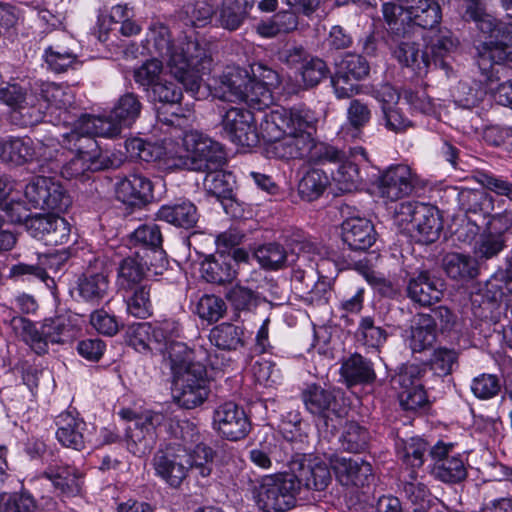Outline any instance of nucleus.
<instances>
[{"label": "nucleus", "mask_w": 512, "mask_h": 512, "mask_svg": "<svg viewBox=\"0 0 512 512\" xmlns=\"http://www.w3.org/2000/svg\"><path fill=\"white\" fill-rule=\"evenodd\" d=\"M315 124L314 113L304 107H281L266 113L260 123V133L267 142L266 156L310 163L339 160L337 148L314 139Z\"/></svg>", "instance_id": "obj_1"}, {"label": "nucleus", "mask_w": 512, "mask_h": 512, "mask_svg": "<svg viewBox=\"0 0 512 512\" xmlns=\"http://www.w3.org/2000/svg\"><path fill=\"white\" fill-rule=\"evenodd\" d=\"M157 51L168 57L171 74L184 86L187 92H199L203 76L212 69V58L197 42H187L183 46H173L169 39L162 37L155 43Z\"/></svg>", "instance_id": "obj_2"}, {"label": "nucleus", "mask_w": 512, "mask_h": 512, "mask_svg": "<svg viewBox=\"0 0 512 512\" xmlns=\"http://www.w3.org/2000/svg\"><path fill=\"white\" fill-rule=\"evenodd\" d=\"M401 13L400 5L390 2L382 5L383 19L389 32V49L401 66L411 69L417 76H424L429 70L431 59L414 39L413 31L396 19Z\"/></svg>", "instance_id": "obj_3"}, {"label": "nucleus", "mask_w": 512, "mask_h": 512, "mask_svg": "<svg viewBox=\"0 0 512 512\" xmlns=\"http://www.w3.org/2000/svg\"><path fill=\"white\" fill-rule=\"evenodd\" d=\"M142 104L132 92L122 95L107 116L83 115L77 124V131L87 133V147L96 146L92 137L113 138L124 127H130L140 116Z\"/></svg>", "instance_id": "obj_4"}, {"label": "nucleus", "mask_w": 512, "mask_h": 512, "mask_svg": "<svg viewBox=\"0 0 512 512\" xmlns=\"http://www.w3.org/2000/svg\"><path fill=\"white\" fill-rule=\"evenodd\" d=\"M174 168L205 172L222 167L226 154L222 145L197 130L187 131L182 137V148L175 151Z\"/></svg>", "instance_id": "obj_5"}, {"label": "nucleus", "mask_w": 512, "mask_h": 512, "mask_svg": "<svg viewBox=\"0 0 512 512\" xmlns=\"http://www.w3.org/2000/svg\"><path fill=\"white\" fill-rule=\"evenodd\" d=\"M206 360L196 357L184 359L171 365L174 376V399L185 409H194L202 405L210 393V381L207 375Z\"/></svg>", "instance_id": "obj_6"}, {"label": "nucleus", "mask_w": 512, "mask_h": 512, "mask_svg": "<svg viewBox=\"0 0 512 512\" xmlns=\"http://www.w3.org/2000/svg\"><path fill=\"white\" fill-rule=\"evenodd\" d=\"M215 90L218 98L245 102L255 110H263L273 102L271 89L251 79L249 72L240 67H227Z\"/></svg>", "instance_id": "obj_7"}, {"label": "nucleus", "mask_w": 512, "mask_h": 512, "mask_svg": "<svg viewBox=\"0 0 512 512\" xmlns=\"http://www.w3.org/2000/svg\"><path fill=\"white\" fill-rule=\"evenodd\" d=\"M33 93L36 102L34 111L43 117H49L47 121L52 122L53 126L74 128L75 123L83 116L71 111L75 110L74 94L67 86L38 80L33 83Z\"/></svg>", "instance_id": "obj_8"}, {"label": "nucleus", "mask_w": 512, "mask_h": 512, "mask_svg": "<svg viewBox=\"0 0 512 512\" xmlns=\"http://www.w3.org/2000/svg\"><path fill=\"white\" fill-rule=\"evenodd\" d=\"M11 325L15 334L37 355L46 354L49 343H65L74 337V328L64 316L46 319L40 328L24 317H14Z\"/></svg>", "instance_id": "obj_9"}, {"label": "nucleus", "mask_w": 512, "mask_h": 512, "mask_svg": "<svg viewBox=\"0 0 512 512\" xmlns=\"http://www.w3.org/2000/svg\"><path fill=\"white\" fill-rule=\"evenodd\" d=\"M399 228L421 243H432L442 229L438 210L426 203L406 201L400 203L394 214Z\"/></svg>", "instance_id": "obj_10"}, {"label": "nucleus", "mask_w": 512, "mask_h": 512, "mask_svg": "<svg viewBox=\"0 0 512 512\" xmlns=\"http://www.w3.org/2000/svg\"><path fill=\"white\" fill-rule=\"evenodd\" d=\"M291 477H294L299 499L307 503H315L320 493L326 490L331 482V472L324 459L312 454L297 455L290 463Z\"/></svg>", "instance_id": "obj_11"}, {"label": "nucleus", "mask_w": 512, "mask_h": 512, "mask_svg": "<svg viewBox=\"0 0 512 512\" xmlns=\"http://www.w3.org/2000/svg\"><path fill=\"white\" fill-rule=\"evenodd\" d=\"M475 23L482 33L490 37L489 41H484L477 46L479 69L486 70L491 67L493 61L512 62V24L498 21L487 12Z\"/></svg>", "instance_id": "obj_12"}, {"label": "nucleus", "mask_w": 512, "mask_h": 512, "mask_svg": "<svg viewBox=\"0 0 512 512\" xmlns=\"http://www.w3.org/2000/svg\"><path fill=\"white\" fill-rule=\"evenodd\" d=\"M154 322V349L168 355L171 365L184 359L196 357L206 360L208 351L201 345L190 348L186 343L178 341L182 336V326L176 319L168 318Z\"/></svg>", "instance_id": "obj_13"}, {"label": "nucleus", "mask_w": 512, "mask_h": 512, "mask_svg": "<svg viewBox=\"0 0 512 512\" xmlns=\"http://www.w3.org/2000/svg\"><path fill=\"white\" fill-rule=\"evenodd\" d=\"M288 473L266 476L256 491V502L265 512H285L295 506L299 492Z\"/></svg>", "instance_id": "obj_14"}, {"label": "nucleus", "mask_w": 512, "mask_h": 512, "mask_svg": "<svg viewBox=\"0 0 512 512\" xmlns=\"http://www.w3.org/2000/svg\"><path fill=\"white\" fill-rule=\"evenodd\" d=\"M154 475L171 488H179L188 476L187 448L177 442L160 447L153 455Z\"/></svg>", "instance_id": "obj_15"}, {"label": "nucleus", "mask_w": 512, "mask_h": 512, "mask_svg": "<svg viewBox=\"0 0 512 512\" xmlns=\"http://www.w3.org/2000/svg\"><path fill=\"white\" fill-rule=\"evenodd\" d=\"M24 197L34 209L63 212L71 204V198L63 186L51 177H33L25 186Z\"/></svg>", "instance_id": "obj_16"}, {"label": "nucleus", "mask_w": 512, "mask_h": 512, "mask_svg": "<svg viewBox=\"0 0 512 512\" xmlns=\"http://www.w3.org/2000/svg\"><path fill=\"white\" fill-rule=\"evenodd\" d=\"M78 121L75 123L77 126ZM77 127L70 128L69 131L61 132L59 126H53V129L41 138H36L35 161L39 163L40 168L48 165V170L56 171L60 168L59 155L62 149H72L73 141H81L89 138L87 133L77 131Z\"/></svg>", "instance_id": "obj_17"}, {"label": "nucleus", "mask_w": 512, "mask_h": 512, "mask_svg": "<svg viewBox=\"0 0 512 512\" xmlns=\"http://www.w3.org/2000/svg\"><path fill=\"white\" fill-rule=\"evenodd\" d=\"M303 402L307 410L318 416L323 425L331 432L341 424V419L346 413L337 400L333 391L323 389L313 384L307 387L302 393Z\"/></svg>", "instance_id": "obj_18"}, {"label": "nucleus", "mask_w": 512, "mask_h": 512, "mask_svg": "<svg viewBox=\"0 0 512 512\" xmlns=\"http://www.w3.org/2000/svg\"><path fill=\"white\" fill-rule=\"evenodd\" d=\"M212 427L220 437L229 441H239L249 434L251 423L243 407L233 401H227L214 409Z\"/></svg>", "instance_id": "obj_19"}, {"label": "nucleus", "mask_w": 512, "mask_h": 512, "mask_svg": "<svg viewBox=\"0 0 512 512\" xmlns=\"http://www.w3.org/2000/svg\"><path fill=\"white\" fill-rule=\"evenodd\" d=\"M424 370L417 364H405L399 368L392 381L398 389L400 405L405 410L416 411L428 403L421 378Z\"/></svg>", "instance_id": "obj_20"}, {"label": "nucleus", "mask_w": 512, "mask_h": 512, "mask_svg": "<svg viewBox=\"0 0 512 512\" xmlns=\"http://www.w3.org/2000/svg\"><path fill=\"white\" fill-rule=\"evenodd\" d=\"M418 177L406 164H394L386 168L378 178L377 189L386 201H397L410 196L416 189Z\"/></svg>", "instance_id": "obj_21"}, {"label": "nucleus", "mask_w": 512, "mask_h": 512, "mask_svg": "<svg viewBox=\"0 0 512 512\" xmlns=\"http://www.w3.org/2000/svg\"><path fill=\"white\" fill-rule=\"evenodd\" d=\"M222 133L241 147H254L259 142L254 115L251 111L232 107L222 117Z\"/></svg>", "instance_id": "obj_22"}, {"label": "nucleus", "mask_w": 512, "mask_h": 512, "mask_svg": "<svg viewBox=\"0 0 512 512\" xmlns=\"http://www.w3.org/2000/svg\"><path fill=\"white\" fill-rule=\"evenodd\" d=\"M163 415L146 411L137 416L133 427L127 431V448L135 456H142L150 452L156 442V427L161 424Z\"/></svg>", "instance_id": "obj_23"}, {"label": "nucleus", "mask_w": 512, "mask_h": 512, "mask_svg": "<svg viewBox=\"0 0 512 512\" xmlns=\"http://www.w3.org/2000/svg\"><path fill=\"white\" fill-rule=\"evenodd\" d=\"M56 438L67 448L82 451L90 441L91 432L87 423L76 410L61 412L55 419Z\"/></svg>", "instance_id": "obj_24"}, {"label": "nucleus", "mask_w": 512, "mask_h": 512, "mask_svg": "<svg viewBox=\"0 0 512 512\" xmlns=\"http://www.w3.org/2000/svg\"><path fill=\"white\" fill-rule=\"evenodd\" d=\"M330 465L343 486L364 487L374 480L372 466L365 460L335 455L330 458Z\"/></svg>", "instance_id": "obj_25"}, {"label": "nucleus", "mask_w": 512, "mask_h": 512, "mask_svg": "<svg viewBox=\"0 0 512 512\" xmlns=\"http://www.w3.org/2000/svg\"><path fill=\"white\" fill-rule=\"evenodd\" d=\"M31 236L42 240L47 245H62L67 243L70 236L69 223L54 214L35 215L27 224Z\"/></svg>", "instance_id": "obj_26"}, {"label": "nucleus", "mask_w": 512, "mask_h": 512, "mask_svg": "<svg viewBox=\"0 0 512 512\" xmlns=\"http://www.w3.org/2000/svg\"><path fill=\"white\" fill-rule=\"evenodd\" d=\"M164 264L159 266L154 264L148 265L144 260V256H140L139 252L135 256L124 258L118 267L116 286L119 291H129L138 286H144L142 283L147 273L153 275L162 274Z\"/></svg>", "instance_id": "obj_27"}, {"label": "nucleus", "mask_w": 512, "mask_h": 512, "mask_svg": "<svg viewBox=\"0 0 512 512\" xmlns=\"http://www.w3.org/2000/svg\"><path fill=\"white\" fill-rule=\"evenodd\" d=\"M407 8L402 7V13L396 16L398 21L413 31L414 26L432 29L442 18L441 8L435 0H405Z\"/></svg>", "instance_id": "obj_28"}, {"label": "nucleus", "mask_w": 512, "mask_h": 512, "mask_svg": "<svg viewBox=\"0 0 512 512\" xmlns=\"http://www.w3.org/2000/svg\"><path fill=\"white\" fill-rule=\"evenodd\" d=\"M511 61H493L491 67L480 69L485 76L487 90L500 105L512 106V70L505 65Z\"/></svg>", "instance_id": "obj_29"}, {"label": "nucleus", "mask_w": 512, "mask_h": 512, "mask_svg": "<svg viewBox=\"0 0 512 512\" xmlns=\"http://www.w3.org/2000/svg\"><path fill=\"white\" fill-rule=\"evenodd\" d=\"M153 185L149 178L141 174H130L116 185V197L131 207H142L153 198Z\"/></svg>", "instance_id": "obj_30"}, {"label": "nucleus", "mask_w": 512, "mask_h": 512, "mask_svg": "<svg viewBox=\"0 0 512 512\" xmlns=\"http://www.w3.org/2000/svg\"><path fill=\"white\" fill-rule=\"evenodd\" d=\"M407 295L415 303L430 306L442 298V283L429 272L421 271L410 277L407 283Z\"/></svg>", "instance_id": "obj_31"}, {"label": "nucleus", "mask_w": 512, "mask_h": 512, "mask_svg": "<svg viewBox=\"0 0 512 512\" xmlns=\"http://www.w3.org/2000/svg\"><path fill=\"white\" fill-rule=\"evenodd\" d=\"M42 477L49 480L54 489L63 496H76L81 492L82 475L75 467L53 463L47 466Z\"/></svg>", "instance_id": "obj_32"}, {"label": "nucleus", "mask_w": 512, "mask_h": 512, "mask_svg": "<svg viewBox=\"0 0 512 512\" xmlns=\"http://www.w3.org/2000/svg\"><path fill=\"white\" fill-rule=\"evenodd\" d=\"M342 239L352 250H367L376 241L372 222L362 217H350L341 226Z\"/></svg>", "instance_id": "obj_33"}, {"label": "nucleus", "mask_w": 512, "mask_h": 512, "mask_svg": "<svg viewBox=\"0 0 512 512\" xmlns=\"http://www.w3.org/2000/svg\"><path fill=\"white\" fill-rule=\"evenodd\" d=\"M109 289V278L103 271H87L77 280L76 292L78 297L80 300L93 305H97L104 300L109 294Z\"/></svg>", "instance_id": "obj_34"}, {"label": "nucleus", "mask_w": 512, "mask_h": 512, "mask_svg": "<svg viewBox=\"0 0 512 512\" xmlns=\"http://www.w3.org/2000/svg\"><path fill=\"white\" fill-rule=\"evenodd\" d=\"M73 142L72 149H76L78 153L61 166L62 176L67 179L81 178L89 171L99 170L101 168V163L97 160L99 152L93 149L84 150L82 140Z\"/></svg>", "instance_id": "obj_35"}, {"label": "nucleus", "mask_w": 512, "mask_h": 512, "mask_svg": "<svg viewBox=\"0 0 512 512\" xmlns=\"http://www.w3.org/2000/svg\"><path fill=\"white\" fill-rule=\"evenodd\" d=\"M157 218L175 227L193 228L199 219L197 207L189 200H182L172 204L162 205Z\"/></svg>", "instance_id": "obj_36"}, {"label": "nucleus", "mask_w": 512, "mask_h": 512, "mask_svg": "<svg viewBox=\"0 0 512 512\" xmlns=\"http://www.w3.org/2000/svg\"><path fill=\"white\" fill-rule=\"evenodd\" d=\"M458 200L466 217L478 216L482 219V224L494 210L493 197L483 190L463 188L458 193Z\"/></svg>", "instance_id": "obj_37"}, {"label": "nucleus", "mask_w": 512, "mask_h": 512, "mask_svg": "<svg viewBox=\"0 0 512 512\" xmlns=\"http://www.w3.org/2000/svg\"><path fill=\"white\" fill-rule=\"evenodd\" d=\"M254 2L255 0H222L216 18L218 25L229 31L237 30L246 19Z\"/></svg>", "instance_id": "obj_38"}, {"label": "nucleus", "mask_w": 512, "mask_h": 512, "mask_svg": "<svg viewBox=\"0 0 512 512\" xmlns=\"http://www.w3.org/2000/svg\"><path fill=\"white\" fill-rule=\"evenodd\" d=\"M458 40L449 30H439L431 37L430 51L432 54V62L435 66H439L444 70L450 68V60L453 58L458 48Z\"/></svg>", "instance_id": "obj_39"}, {"label": "nucleus", "mask_w": 512, "mask_h": 512, "mask_svg": "<svg viewBox=\"0 0 512 512\" xmlns=\"http://www.w3.org/2000/svg\"><path fill=\"white\" fill-rule=\"evenodd\" d=\"M209 340L220 350L235 351L245 344L244 328L231 323H222L211 329Z\"/></svg>", "instance_id": "obj_40"}, {"label": "nucleus", "mask_w": 512, "mask_h": 512, "mask_svg": "<svg viewBox=\"0 0 512 512\" xmlns=\"http://www.w3.org/2000/svg\"><path fill=\"white\" fill-rule=\"evenodd\" d=\"M429 449L428 443L420 437H411L409 439H400L396 442V452L398 458L412 470L422 467L424 457Z\"/></svg>", "instance_id": "obj_41"}, {"label": "nucleus", "mask_w": 512, "mask_h": 512, "mask_svg": "<svg viewBox=\"0 0 512 512\" xmlns=\"http://www.w3.org/2000/svg\"><path fill=\"white\" fill-rule=\"evenodd\" d=\"M126 304V311L136 318L145 319L152 315L150 285L138 286L129 291H120Z\"/></svg>", "instance_id": "obj_42"}, {"label": "nucleus", "mask_w": 512, "mask_h": 512, "mask_svg": "<svg viewBox=\"0 0 512 512\" xmlns=\"http://www.w3.org/2000/svg\"><path fill=\"white\" fill-rule=\"evenodd\" d=\"M443 266L452 279H472L478 275L477 260L470 255L450 253L445 256Z\"/></svg>", "instance_id": "obj_43"}, {"label": "nucleus", "mask_w": 512, "mask_h": 512, "mask_svg": "<svg viewBox=\"0 0 512 512\" xmlns=\"http://www.w3.org/2000/svg\"><path fill=\"white\" fill-rule=\"evenodd\" d=\"M216 453L204 443L197 444L193 450H187L188 472L191 471L196 477L208 478L214 465Z\"/></svg>", "instance_id": "obj_44"}, {"label": "nucleus", "mask_w": 512, "mask_h": 512, "mask_svg": "<svg viewBox=\"0 0 512 512\" xmlns=\"http://www.w3.org/2000/svg\"><path fill=\"white\" fill-rule=\"evenodd\" d=\"M343 377L350 384L371 383L376 374L370 361L359 354L350 356L341 367Z\"/></svg>", "instance_id": "obj_45"}, {"label": "nucleus", "mask_w": 512, "mask_h": 512, "mask_svg": "<svg viewBox=\"0 0 512 512\" xmlns=\"http://www.w3.org/2000/svg\"><path fill=\"white\" fill-rule=\"evenodd\" d=\"M43 57L47 67L55 73H61L69 68H73L78 59V55L69 45H62L60 43L47 47Z\"/></svg>", "instance_id": "obj_46"}, {"label": "nucleus", "mask_w": 512, "mask_h": 512, "mask_svg": "<svg viewBox=\"0 0 512 512\" xmlns=\"http://www.w3.org/2000/svg\"><path fill=\"white\" fill-rule=\"evenodd\" d=\"M371 118L372 111L367 103L360 99L352 100L347 108L346 135L355 139L360 138Z\"/></svg>", "instance_id": "obj_47"}, {"label": "nucleus", "mask_w": 512, "mask_h": 512, "mask_svg": "<svg viewBox=\"0 0 512 512\" xmlns=\"http://www.w3.org/2000/svg\"><path fill=\"white\" fill-rule=\"evenodd\" d=\"M436 330L433 319L428 314H419L411 328L410 347L413 352H421L435 342Z\"/></svg>", "instance_id": "obj_48"}, {"label": "nucleus", "mask_w": 512, "mask_h": 512, "mask_svg": "<svg viewBox=\"0 0 512 512\" xmlns=\"http://www.w3.org/2000/svg\"><path fill=\"white\" fill-rule=\"evenodd\" d=\"M329 185V178L325 172L312 169L306 172L298 183L299 196L308 202L318 199Z\"/></svg>", "instance_id": "obj_49"}, {"label": "nucleus", "mask_w": 512, "mask_h": 512, "mask_svg": "<svg viewBox=\"0 0 512 512\" xmlns=\"http://www.w3.org/2000/svg\"><path fill=\"white\" fill-rule=\"evenodd\" d=\"M233 175L222 170L212 169L205 175L203 187L206 193L217 199H229L233 193Z\"/></svg>", "instance_id": "obj_50"}, {"label": "nucleus", "mask_w": 512, "mask_h": 512, "mask_svg": "<svg viewBox=\"0 0 512 512\" xmlns=\"http://www.w3.org/2000/svg\"><path fill=\"white\" fill-rule=\"evenodd\" d=\"M2 145L4 160L16 164L35 161V145L29 137L11 138L2 142Z\"/></svg>", "instance_id": "obj_51"}, {"label": "nucleus", "mask_w": 512, "mask_h": 512, "mask_svg": "<svg viewBox=\"0 0 512 512\" xmlns=\"http://www.w3.org/2000/svg\"><path fill=\"white\" fill-rule=\"evenodd\" d=\"M370 441L368 430L357 422H347L340 437L343 450L350 453H360L367 449Z\"/></svg>", "instance_id": "obj_52"}, {"label": "nucleus", "mask_w": 512, "mask_h": 512, "mask_svg": "<svg viewBox=\"0 0 512 512\" xmlns=\"http://www.w3.org/2000/svg\"><path fill=\"white\" fill-rule=\"evenodd\" d=\"M259 265L267 270H278L285 267L288 255L283 246L277 243H268L259 246L253 253Z\"/></svg>", "instance_id": "obj_53"}, {"label": "nucleus", "mask_w": 512, "mask_h": 512, "mask_svg": "<svg viewBox=\"0 0 512 512\" xmlns=\"http://www.w3.org/2000/svg\"><path fill=\"white\" fill-rule=\"evenodd\" d=\"M432 475L445 483H459L467 476L465 460L461 455L450 456L436 467L431 469Z\"/></svg>", "instance_id": "obj_54"}, {"label": "nucleus", "mask_w": 512, "mask_h": 512, "mask_svg": "<svg viewBox=\"0 0 512 512\" xmlns=\"http://www.w3.org/2000/svg\"><path fill=\"white\" fill-rule=\"evenodd\" d=\"M341 158L334 163H339L337 170L333 173V179L342 192H351L358 187L362 181L358 164L354 161H343L344 154L339 150Z\"/></svg>", "instance_id": "obj_55"}, {"label": "nucleus", "mask_w": 512, "mask_h": 512, "mask_svg": "<svg viewBox=\"0 0 512 512\" xmlns=\"http://www.w3.org/2000/svg\"><path fill=\"white\" fill-rule=\"evenodd\" d=\"M162 234L160 228L155 223H148L140 225L131 234V241L134 245H140L146 250H149L154 255L162 256Z\"/></svg>", "instance_id": "obj_56"}, {"label": "nucleus", "mask_w": 512, "mask_h": 512, "mask_svg": "<svg viewBox=\"0 0 512 512\" xmlns=\"http://www.w3.org/2000/svg\"><path fill=\"white\" fill-rule=\"evenodd\" d=\"M34 496L27 490L0 494V512H38Z\"/></svg>", "instance_id": "obj_57"}, {"label": "nucleus", "mask_w": 512, "mask_h": 512, "mask_svg": "<svg viewBox=\"0 0 512 512\" xmlns=\"http://www.w3.org/2000/svg\"><path fill=\"white\" fill-rule=\"evenodd\" d=\"M0 101L14 110L30 108L34 111L36 102L33 93V85L31 86L29 94L18 84H8L5 87H1Z\"/></svg>", "instance_id": "obj_58"}, {"label": "nucleus", "mask_w": 512, "mask_h": 512, "mask_svg": "<svg viewBox=\"0 0 512 512\" xmlns=\"http://www.w3.org/2000/svg\"><path fill=\"white\" fill-rule=\"evenodd\" d=\"M356 335L363 345L375 349L380 348L387 340L386 331L376 326L374 319L370 316L361 318Z\"/></svg>", "instance_id": "obj_59"}, {"label": "nucleus", "mask_w": 512, "mask_h": 512, "mask_svg": "<svg viewBox=\"0 0 512 512\" xmlns=\"http://www.w3.org/2000/svg\"><path fill=\"white\" fill-rule=\"evenodd\" d=\"M203 277L211 283L224 284L231 282L236 276L230 261L226 259L208 260L202 264Z\"/></svg>", "instance_id": "obj_60"}, {"label": "nucleus", "mask_w": 512, "mask_h": 512, "mask_svg": "<svg viewBox=\"0 0 512 512\" xmlns=\"http://www.w3.org/2000/svg\"><path fill=\"white\" fill-rule=\"evenodd\" d=\"M163 64L160 60L153 58L145 61L141 66L134 69V81L145 91L151 90L156 83L162 80Z\"/></svg>", "instance_id": "obj_61"}, {"label": "nucleus", "mask_w": 512, "mask_h": 512, "mask_svg": "<svg viewBox=\"0 0 512 512\" xmlns=\"http://www.w3.org/2000/svg\"><path fill=\"white\" fill-rule=\"evenodd\" d=\"M505 247V241L500 233L492 230L483 232L475 242L473 252L479 259H491L497 256Z\"/></svg>", "instance_id": "obj_62"}, {"label": "nucleus", "mask_w": 512, "mask_h": 512, "mask_svg": "<svg viewBox=\"0 0 512 512\" xmlns=\"http://www.w3.org/2000/svg\"><path fill=\"white\" fill-rule=\"evenodd\" d=\"M154 322H139L129 327V343L136 350L145 352L154 349Z\"/></svg>", "instance_id": "obj_63"}, {"label": "nucleus", "mask_w": 512, "mask_h": 512, "mask_svg": "<svg viewBox=\"0 0 512 512\" xmlns=\"http://www.w3.org/2000/svg\"><path fill=\"white\" fill-rule=\"evenodd\" d=\"M403 496L409 500L412 504L424 507L425 503L428 502L430 492L428 487L418 480V475L415 470H411L408 473L407 478L403 482L402 486Z\"/></svg>", "instance_id": "obj_64"}]
</instances>
